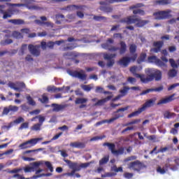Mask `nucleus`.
Wrapping results in <instances>:
<instances>
[{"label": "nucleus", "instance_id": "1", "mask_svg": "<svg viewBox=\"0 0 179 179\" xmlns=\"http://www.w3.org/2000/svg\"><path fill=\"white\" fill-rule=\"evenodd\" d=\"M145 77L143 80V83H149L150 82H153L155 80L156 82H159L162 80V78L163 74L160 71V70L155 69H147L145 70Z\"/></svg>", "mask_w": 179, "mask_h": 179}, {"label": "nucleus", "instance_id": "2", "mask_svg": "<svg viewBox=\"0 0 179 179\" xmlns=\"http://www.w3.org/2000/svg\"><path fill=\"white\" fill-rule=\"evenodd\" d=\"M43 164H45L46 166L50 173H52L54 171V167L52 166V164L48 161H39L32 162L31 164V166H26L23 168L22 170H24V173H34V171H36V170H37V169H38L40 166H43Z\"/></svg>", "mask_w": 179, "mask_h": 179}, {"label": "nucleus", "instance_id": "3", "mask_svg": "<svg viewBox=\"0 0 179 179\" xmlns=\"http://www.w3.org/2000/svg\"><path fill=\"white\" fill-rule=\"evenodd\" d=\"M119 23H126V24H135L136 27H143L145 24L149 23L148 20H143L140 18L136 17L135 15H130L127 17L121 19Z\"/></svg>", "mask_w": 179, "mask_h": 179}, {"label": "nucleus", "instance_id": "4", "mask_svg": "<svg viewBox=\"0 0 179 179\" xmlns=\"http://www.w3.org/2000/svg\"><path fill=\"white\" fill-rule=\"evenodd\" d=\"M157 100V99L156 97L147 100L143 103L141 108H139L137 110L128 115V118H132V117H138V115H139L141 113H143V111H146L147 108H150V107H153Z\"/></svg>", "mask_w": 179, "mask_h": 179}, {"label": "nucleus", "instance_id": "5", "mask_svg": "<svg viewBox=\"0 0 179 179\" xmlns=\"http://www.w3.org/2000/svg\"><path fill=\"white\" fill-rule=\"evenodd\" d=\"M120 48L112 46L108 43H105L101 45L102 48H104L105 50H108V51L111 52H115L119 51V53L120 55H122V54H125L127 52V43H125L124 41H120Z\"/></svg>", "mask_w": 179, "mask_h": 179}, {"label": "nucleus", "instance_id": "6", "mask_svg": "<svg viewBox=\"0 0 179 179\" xmlns=\"http://www.w3.org/2000/svg\"><path fill=\"white\" fill-rule=\"evenodd\" d=\"M129 0H106L99 2V5L101 6L99 7L100 10L102 12H105L106 13H111L113 12V8L110 6H107V5H110V3H118L120 2H127Z\"/></svg>", "mask_w": 179, "mask_h": 179}, {"label": "nucleus", "instance_id": "7", "mask_svg": "<svg viewBox=\"0 0 179 179\" xmlns=\"http://www.w3.org/2000/svg\"><path fill=\"white\" fill-rule=\"evenodd\" d=\"M65 163H66L71 170H75L76 171H80L82 169H87L90 166V163H82L78 164V162H72L71 160L64 159Z\"/></svg>", "mask_w": 179, "mask_h": 179}, {"label": "nucleus", "instance_id": "8", "mask_svg": "<svg viewBox=\"0 0 179 179\" xmlns=\"http://www.w3.org/2000/svg\"><path fill=\"white\" fill-rule=\"evenodd\" d=\"M24 3H7L6 5L8 6H25L29 9V10H34L35 9H37V6L31 5L32 3H34L36 2V0H21Z\"/></svg>", "mask_w": 179, "mask_h": 179}, {"label": "nucleus", "instance_id": "9", "mask_svg": "<svg viewBox=\"0 0 179 179\" xmlns=\"http://www.w3.org/2000/svg\"><path fill=\"white\" fill-rule=\"evenodd\" d=\"M40 141H43V138H31L30 140L21 143L19 145V148L22 150L24 149H30V148L36 146V145H37Z\"/></svg>", "mask_w": 179, "mask_h": 179}, {"label": "nucleus", "instance_id": "10", "mask_svg": "<svg viewBox=\"0 0 179 179\" xmlns=\"http://www.w3.org/2000/svg\"><path fill=\"white\" fill-rule=\"evenodd\" d=\"M145 5L142 3H138L135 5L131 6L129 7L130 10H133V14L134 15H140V16H145L146 15V13L145 10L139 8H143Z\"/></svg>", "mask_w": 179, "mask_h": 179}, {"label": "nucleus", "instance_id": "11", "mask_svg": "<svg viewBox=\"0 0 179 179\" xmlns=\"http://www.w3.org/2000/svg\"><path fill=\"white\" fill-rule=\"evenodd\" d=\"M137 58H138V54H135L130 57H123L122 59H120L118 61V64L119 65H122V66L127 67L128 66V65H129V62H131V61H132V62H135Z\"/></svg>", "mask_w": 179, "mask_h": 179}, {"label": "nucleus", "instance_id": "12", "mask_svg": "<svg viewBox=\"0 0 179 179\" xmlns=\"http://www.w3.org/2000/svg\"><path fill=\"white\" fill-rule=\"evenodd\" d=\"M170 13H171V10H166L154 13L153 15L157 20H164L170 17Z\"/></svg>", "mask_w": 179, "mask_h": 179}, {"label": "nucleus", "instance_id": "13", "mask_svg": "<svg viewBox=\"0 0 179 179\" xmlns=\"http://www.w3.org/2000/svg\"><path fill=\"white\" fill-rule=\"evenodd\" d=\"M141 71H142V67H138L137 66H133L130 68V72L134 75V76L140 79L141 82L143 83V80H145L146 75L137 73V72H141Z\"/></svg>", "mask_w": 179, "mask_h": 179}, {"label": "nucleus", "instance_id": "14", "mask_svg": "<svg viewBox=\"0 0 179 179\" xmlns=\"http://www.w3.org/2000/svg\"><path fill=\"white\" fill-rule=\"evenodd\" d=\"M124 117V113H120L115 115V117L109 119V120H103L99 121L95 124V127H100V125H103V124H111V122H114V121H117L118 118H122Z\"/></svg>", "mask_w": 179, "mask_h": 179}, {"label": "nucleus", "instance_id": "15", "mask_svg": "<svg viewBox=\"0 0 179 179\" xmlns=\"http://www.w3.org/2000/svg\"><path fill=\"white\" fill-rule=\"evenodd\" d=\"M117 57L116 54H104L103 55V59H106L107 62L106 66L108 68H111L114 66V64H115V60H114L113 58H115Z\"/></svg>", "mask_w": 179, "mask_h": 179}, {"label": "nucleus", "instance_id": "16", "mask_svg": "<svg viewBox=\"0 0 179 179\" xmlns=\"http://www.w3.org/2000/svg\"><path fill=\"white\" fill-rule=\"evenodd\" d=\"M8 86L15 92H23V89H26V84L23 82H17L15 84V83H9Z\"/></svg>", "mask_w": 179, "mask_h": 179}, {"label": "nucleus", "instance_id": "17", "mask_svg": "<svg viewBox=\"0 0 179 179\" xmlns=\"http://www.w3.org/2000/svg\"><path fill=\"white\" fill-rule=\"evenodd\" d=\"M23 169L22 168H17L14 169L13 170H10L9 169H6V172L8 173V174H14L12 176V178H17V179H24V176L23 175H20L17 173H20V171H22Z\"/></svg>", "mask_w": 179, "mask_h": 179}, {"label": "nucleus", "instance_id": "18", "mask_svg": "<svg viewBox=\"0 0 179 179\" xmlns=\"http://www.w3.org/2000/svg\"><path fill=\"white\" fill-rule=\"evenodd\" d=\"M19 13V10L17 9H13V8H8L6 11L2 10H0V13L3 15V19H8L9 17H12L15 13Z\"/></svg>", "mask_w": 179, "mask_h": 179}, {"label": "nucleus", "instance_id": "19", "mask_svg": "<svg viewBox=\"0 0 179 179\" xmlns=\"http://www.w3.org/2000/svg\"><path fill=\"white\" fill-rule=\"evenodd\" d=\"M70 75L73 76V78H78V79H80L81 80H86V78H87V76L85 73V71L83 70H80V71H71L70 72Z\"/></svg>", "mask_w": 179, "mask_h": 179}, {"label": "nucleus", "instance_id": "20", "mask_svg": "<svg viewBox=\"0 0 179 179\" xmlns=\"http://www.w3.org/2000/svg\"><path fill=\"white\" fill-rule=\"evenodd\" d=\"M29 50L34 57H39L41 52L40 51V45H29Z\"/></svg>", "mask_w": 179, "mask_h": 179}, {"label": "nucleus", "instance_id": "21", "mask_svg": "<svg viewBox=\"0 0 179 179\" xmlns=\"http://www.w3.org/2000/svg\"><path fill=\"white\" fill-rule=\"evenodd\" d=\"M142 168V164L138 160L131 162L129 164V169L130 170H134V171H141Z\"/></svg>", "mask_w": 179, "mask_h": 179}, {"label": "nucleus", "instance_id": "22", "mask_svg": "<svg viewBox=\"0 0 179 179\" xmlns=\"http://www.w3.org/2000/svg\"><path fill=\"white\" fill-rule=\"evenodd\" d=\"M51 106L53 108L52 111L55 113H59V111H64L68 107L66 104H58L52 103Z\"/></svg>", "mask_w": 179, "mask_h": 179}, {"label": "nucleus", "instance_id": "23", "mask_svg": "<svg viewBox=\"0 0 179 179\" xmlns=\"http://www.w3.org/2000/svg\"><path fill=\"white\" fill-rule=\"evenodd\" d=\"M164 43L162 41H155L153 43V46L155 47L152 49V51L153 52H159V51H162V48L163 47Z\"/></svg>", "mask_w": 179, "mask_h": 179}, {"label": "nucleus", "instance_id": "24", "mask_svg": "<svg viewBox=\"0 0 179 179\" xmlns=\"http://www.w3.org/2000/svg\"><path fill=\"white\" fill-rule=\"evenodd\" d=\"M163 89H164L163 85L158 87L157 88H150V89H148L146 90H144L142 92H141L140 96H145V94H148V93H150L152 92H160L163 91Z\"/></svg>", "mask_w": 179, "mask_h": 179}, {"label": "nucleus", "instance_id": "25", "mask_svg": "<svg viewBox=\"0 0 179 179\" xmlns=\"http://www.w3.org/2000/svg\"><path fill=\"white\" fill-rule=\"evenodd\" d=\"M174 96H176V94H173L172 95H170L169 96L165 99H161L157 103V106H160L162 104H167V103H171V101H173L175 99Z\"/></svg>", "mask_w": 179, "mask_h": 179}, {"label": "nucleus", "instance_id": "26", "mask_svg": "<svg viewBox=\"0 0 179 179\" xmlns=\"http://www.w3.org/2000/svg\"><path fill=\"white\" fill-rule=\"evenodd\" d=\"M87 98H77L75 101L76 104H81L79 106V108H85L87 107L85 103H87Z\"/></svg>", "mask_w": 179, "mask_h": 179}, {"label": "nucleus", "instance_id": "27", "mask_svg": "<svg viewBox=\"0 0 179 179\" xmlns=\"http://www.w3.org/2000/svg\"><path fill=\"white\" fill-rule=\"evenodd\" d=\"M71 148H76V149H85L86 143L83 142H72L70 143Z\"/></svg>", "mask_w": 179, "mask_h": 179}, {"label": "nucleus", "instance_id": "28", "mask_svg": "<svg viewBox=\"0 0 179 179\" xmlns=\"http://www.w3.org/2000/svg\"><path fill=\"white\" fill-rule=\"evenodd\" d=\"M129 90H131V88H129V87H127V86L123 87L122 90H120V94L117 95L116 99H121V97H124V96H127V94H128V92H129Z\"/></svg>", "mask_w": 179, "mask_h": 179}, {"label": "nucleus", "instance_id": "29", "mask_svg": "<svg viewBox=\"0 0 179 179\" xmlns=\"http://www.w3.org/2000/svg\"><path fill=\"white\" fill-rule=\"evenodd\" d=\"M65 89V87H57L55 86H48L47 87V92L49 93H55L56 92H62Z\"/></svg>", "mask_w": 179, "mask_h": 179}, {"label": "nucleus", "instance_id": "30", "mask_svg": "<svg viewBox=\"0 0 179 179\" xmlns=\"http://www.w3.org/2000/svg\"><path fill=\"white\" fill-rule=\"evenodd\" d=\"M136 134H129L127 137H121L120 141L121 142H134V136H135Z\"/></svg>", "mask_w": 179, "mask_h": 179}, {"label": "nucleus", "instance_id": "31", "mask_svg": "<svg viewBox=\"0 0 179 179\" xmlns=\"http://www.w3.org/2000/svg\"><path fill=\"white\" fill-rule=\"evenodd\" d=\"M129 50L131 57H134L135 54H138L136 53V50H138V46L135 45V43L130 44L129 46Z\"/></svg>", "mask_w": 179, "mask_h": 179}, {"label": "nucleus", "instance_id": "32", "mask_svg": "<svg viewBox=\"0 0 179 179\" xmlns=\"http://www.w3.org/2000/svg\"><path fill=\"white\" fill-rule=\"evenodd\" d=\"M41 20L43 22V24L46 26L47 27H54V24L51 22H47V17L45 16H41L40 17Z\"/></svg>", "mask_w": 179, "mask_h": 179}, {"label": "nucleus", "instance_id": "33", "mask_svg": "<svg viewBox=\"0 0 179 179\" xmlns=\"http://www.w3.org/2000/svg\"><path fill=\"white\" fill-rule=\"evenodd\" d=\"M103 146H108L109 150H110L111 153H114L115 151V144L111 143H104Z\"/></svg>", "mask_w": 179, "mask_h": 179}, {"label": "nucleus", "instance_id": "34", "mask_svg": "<svg viewBox=\"0 0 179 179\" xmlns=\"http://www.w3.org/2000/svg\"><path fill=\"white\" fill-rule=\"evenodd\" d=\"M108 100H111V96H108L103 99L99 100L96 103H95L94 106H103V104L106 103V101H108Z\"/></svg>", "mask_w": 179, "mask_h": 179}, {"label": "nucleus", "instance_id": "35", "mask_svg": "<svg viewBox=\"0 0 179 179\" xmlns=\"http://www.w3.org/2000/svg\"><path fill=\"white\" fill-rule=\"evenodd\" d=\"M110 160V155H106L99 160V166H103V164H107Z\"/></svg>", "mask_w": 179, "mask_h": 179}, {"label": "nucleus", "instance_id": "36", "mask_svg": "<svg viewBox=\"0 0 179 179\" xmlns=\"http://www.w3.org/2000/svg\"><path fill=\"white\" fill-rule=\"evenodd\" d=\"M155 3L164 6V5H170L171 1H170V0H157L155 1Z\"/></svg>", "mask_w": 179, "mask_h": 179}, {"label": "nucleus", "instance_id": "37", "mask_svg": "<svg viewBox=\"0 0 179 179\" xmlns=\"http://www.w3.org/2000/svg\"><path fill=\"white\" fill-rule=\"evenodd\" d=\"M8 23H12L13 24H24V21L20 19H14V20H9Z\"/></svg>", "mask_w": 179, "mask_h": 179}, {"label": "nucleus", "instance_id": "38", "mask_svg": "<svg viewBox=\"0 0 179 179\" xmlns=\"http://www.w3.org/2000/svg\"><path fill=\"white\" fill-rule=\"evenodd\" d=\"M147 55L145 52L141 53L139 57L137 59V62L138 64H142V62H145V59H146Z\"/></svg>", "mask_w": 179, "mask_h": 179}, {"label": "nucleus", "instance_id": "39", "mask_svg": "<svg viewBox=\"0 0 179 179\" xmlns=\"http://www.w3.org/2000/svg\"><path fill=\"white\" fill-rule=\"evenodd\" d=\"M50 99L47 96V94H43L42 95V98H39L38 101H41L43 104H45V103H48Z\"/></svg>", "mask_w": 179, "mask_h": 179}, {"label": "nucleus", "instance_id": "40", "mask_svg": "<svg viewBox=\"0 0 179 179\" xmlns=\"http://www.w3.org/2000/svg\"><path fill=\"white\" fill-rule=\"evenodd\" d=\"M176 113H170V111H165L164 113V118H167L168 120H170V118H172V117H175Z\"/></svg>", "mask_w": 179, "mask_h": 179}, {"label": "nucleus", "instance_id": "41", "mask_svg": "<svg viewBox=\"0 0 179 179\" xmlns=\"http://www.w3.org/2000/svg\"><path fill=\"white\" fill-rule=\"evenodd\" d=\"M12 36L14 37V38H23V35L22 33L15 31L12 33Z\"/></svg>", "mask_w": 179, "mask_h": 179}, {"label": "nucleus", "instance_id": "42", "mask_svg": "<svg viewBox=\"0 0 179 179\" xmlns=\"http://www.w3.org/2000/svg\"><path fill=\"white\" fill-rule=\"evenodd\" d=\"M168 76L169 78H176V76H177V71H176V69H171L168 72Z\"/></svg>", "mask_w": 179, "mask_h": 179}, {"label": "nucleus", "instance_id": "43", "mask_svg": "<svg viewBox=\"0 0 179 179\" xmlns=\"http://www.w3.org/2000/svg\"><path fill=\"white\" fill-rule=\"evenodd\" d=\"M124 149L121 147L118 150H115L113 155H116V156H120V155H124Z\"/></svg>", "mask_w": 179, "mask_h": 179}, {"label": "nucleus", "instance_id": "44", "mask_svg": "<svg viewBox=\"0 0 179 179\" xmlns=\"http://www.w3.org/2000/svg\"><path fill=\"white\" fill-rule=\"evenodd\" d=\"M27 100L29 106H36V101L33 100V98H31L30 95L27 96Z\"/></svg>", "mask_w": 179, "mask_h": 179}, {"label": "nucleus", "instance_id": "45", "mask_svg": "<svg viewBox=\"0 0 179 179\" xmlns=\"http://www.w3.org/2000/svg\"><path fill=\"white\" fill-rule=\"evenodd\" d=\"M41 124L39 123L34 124V126L31 128L32 131H40L41 129Z\"/></svg>", "mask_w": 179, "mask_h": 179}, {"label": "nucleus", "instance_id": "46", "mask_svg": "<svg viewBox=\"0 0 179 179\" xmlns=\"http://www.w3.org/2000/svg\"><path fill=\"white\" fill-rule=\"evenodd\" d=\"M169 63L172 68H178V62L176 63V61L174 60V59H170Z\"/></svg>", "mask_w": 179, "mask_h": 179}, {"label": "nucleus", "instance_id": "47", "mask_svg": "<svg viewBox=\"0 0 179 179\" xmlns=\"http://www.w3.org/2000/svg\"><path fill=\"white\" fill-rule=\"evenodd\" d=\"M139 122H141V120L139 119H136L131 122H128L127 124L124 125V127H128L129 125H134L135 124H139Z\"/></svg>", "mask_w": 179, "mask_h": 179}, {"label": "nucleus", "instance_id": "48", "mask_svg": "<svg viewBox=\"0 0 179 179\" xmlns=\"http://www.w3.org/2000/svg\"><path fill=\"white\" fill-rule=\"evenodd\" d=\"M93 19H94V20H96V22H100V20H107V18L106 17L97 16V15H94Z\"/></svg>", "mask_w": 179, "mask_h": 179}, {"label": "nucleus", "instance_id": "49", "mask_svg": "<svg viewBox=\"0 0 179 179\" xmlns=\"http://www.w3.org/2000/svg\"><path fill=\"white\" fill-rule=\"evenodd\" d=\"M128 108H129V106H127L124 108H119L115 112H114V114H118V113H121V112L124 113V111H127Z\"/></svg>", "mask_w": 179, "mask_h": 179}, {"label": "nucleus", "instance_id": "50", "mask_svg": "<svg viewBox=\"0 0 179 179\" xmlns=\"http://www.w3.org/2000/svg\"><path fill=\"white\" fill-rule=\"evenodd\" d=\"M27 128H29V122H26L20 125L19 129L22 131V129H27Z\"/></svg>", "mask_w": 179, "mask_h": 179}, {"label": "nucleus", "instance_id": "51", "mask_svg": "<svg viewBox=\"0 0 179 179\" xmlns=\"http://www.w3.org/2000/svg\"><path fill=\"white\" fill-rule=\"evenodd\" d=\"M27 50V44H23L22 46H21V48H20V54L21 55H24V52Z\"/></svg>", "mask_w": 179, "mask_h": 179}, {"label": "nucleus", "instance_id": "52", "mask_svg": "<svg viewBox=\"0 0 179 179\" xmlns=\"http://www.w3.org/2000/svg\"><path fill=\"white\" fill-rule=\"evenodd\" d=\"M73 8H76V9H83V6L70 5L67 6L68 9H73Z\"/></svg>", "mask_w": 179, "mask_h": 179}, {"label": "nucleus", "instance_id": "53", "mask_svg": "<svg viewBox=\"0 0 179 179\" xmlns=\"http://www.w3.org/2000/svg\"><path fill=\"white\" fill-rule=\"evenodd\" d=\"M157 59V57L156 56H150L148 57V62L151 63H155L156 60Z\"/></svg>", "mask_w": 179, "mask_h": 179}, {"label": "nucleus", "instance_id": "54", "mask_svg": "<svg viewBox=\"0 0 179 179\" xmlns=\"http://www.w3.org/2000/svg\"><path fill=\"white\" fill-rule=\"evenodd\" d=\"M156 65H158V66H164V63L160 60V59L157 57V59L155 60V63Z\"/></svg>", "mask_w": 179, "mask_h": 179}, {"label": "nucleus", "instance_id": "55", "mask_svg": "<svg viewBox=\"0 0 179 179\" xmlns=\"http://www.w3.org/2000/svg\"><path fill=\"white\" fill-rule=\"evenodd\" d=\"M82 89L85 90V92H90L92 90V87H90V85H82Z\"/></svg>", "mask_w": 179, "mask_h": 179}, {"label": "nucleus", "instance_id": "56", "mask_svg": "<svg viewBox=\"0 0 179 179\" xmlns=\"http://www.w3.org/2000/svg\"><path fill=\"white\" fill-rule=\"evenodd\" d=\"M21 122H24V119L22 117H20L14 120V124H20Z\"/></svg>", "mask_w": 179, "mask_h": 179}, {"label": "nucleus", "instance_id": "57", "mask_svg": "<svg viewBox=\"0 0 179 179\" xmlns=\"http://www.w3.org/2000/svg\"><path fill=\"white\" fill-rule=\"evenodd\" d=\"M127 82H129V83H131V85H134V83H136V78L133 77H129L127 79Z\"/></svg>", "mask_w": 179, "mask_h": 179}, {"label": "nucleus", "instance_id": "58", "mask_svg": "<svg viewBox=\"0 0 179 179\" xmlns=\"http://www.w3.org/2000/svg\"><path fill=\"white\" fill-rule=\"evenodd\" d=\"M157 173H159L160 174H166V169H162L160 166H158L157 169Z\"/></svg>", "mask_w": 179, "mask_h": 179}, {"label": "nucleus", "instance_id": "59", "mask_svg": "<svg viewBox=\"0 0 179 179\" xmlns=\"http://www.w3.org/2000/svg\"><path fill=\"white\" fill-rule=\"evenodd\" d=\"M178 86H179V83H175V84L171 85V86H169L168 87V92L173 90V89H176V87H177Z\"/></svg>", "mask_w": 179, "mask_h": 179}, {"label": "nucleus", "instance_id": "60", "mask_svg": "<svg viewBox=\"0 0 179 179\" xmlns=\"http://www.w3.org/2000/svg\"><path fill=\"white\" fill-rule=\"evenodd\" d=\"M38 121H39V124L43 125V122L45 121V117L44 116L39 115L38 116Z\"/></svg>", "mask_w": 179, "mask_h": 179}, {"label": "nucleus", "instance_id": "61", "mask_svg": "<svg viewBox=\"0 0 179 179\" xmlns=\"http://www.w3.org/2000/svg\"><path fill=\"white\" fill-rule=\"evenodd\" d=\"M10 111H13L14 113H16L19 110V108L16 106H9Z\"/></svg>", "mask_w": 179, "mask_h": 179}, {"label": "nucleus", "instance_id": "62", "mask_svg": "<svg viewBox=\"0 0 179 179\" xmlns=\"http://www.w3.org/2000/svg\"><path fill=\"white\" fill-rule=\"evenodd\" d=\"M54 45H55V42H52V41L48 42V48H50V50H54Z\"/></svg>", "mask_w": 179, "mask_h": 179}, {"label": "nucleus", "instance_id": "63", "mask_svg": "<svg viewBox=\"0 0 179 179\" xmlns=\"http://www.w3.org/2000/svg\"><path fill=\"white\" fill-rule=\"evenodd\" d=\"M104 138H106V136L103 135V136H95V137H93L92 138H91V141H99V139H104Z\"/></svg>", "mask_w": 179, "mask_h": 179}, {"label": "nucleus", "instance_id": "64", "mask_svg": "<svg viewBox=\"0 0 179 179\" xmlns=\"http://www.w3.org/2000/svg\"><path fill=\"white\" fill-rule=\"evenodd\" d=\"M148 139H149V141H152V142H156V139H157V137L156 136V135H151L148 137Z\"/></svg>", "mask_w": 179, "mask_h": 179}]
</instances>
